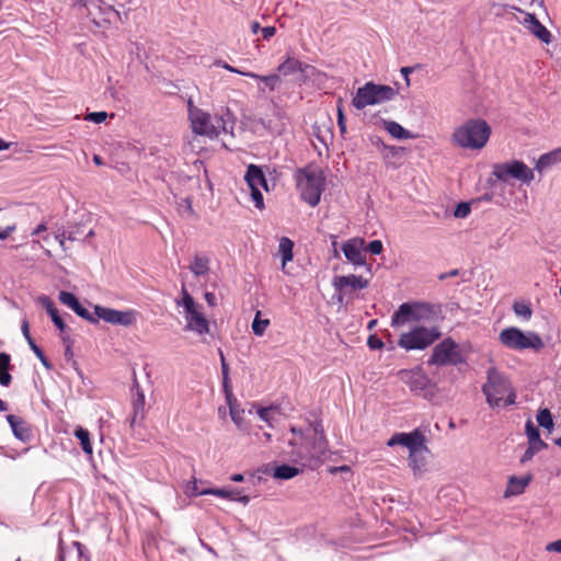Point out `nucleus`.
Listing matches in <instances>:
<instances>
[{"label": "nucleus", "instance_id": "obj_34", "mask_svg": "<svg viewBox=\"0 0 561 561\" xmlns=\"http://www.w3.org/2000/svg\"><path fill=\"white\" fill-rule=\"evenodd\" d=\"M525 432L529 445H538L539 447H548V444L540 438L539 430L535 426L529 419L525 424Z\"/></svg>", "mask_w": 561, "mask_h": 561}, {"label": "nucleus", "instance_id": "obj_12", "mask_svg": "<svg viewBox=\"0 0 561 561\" xmlns=\"http://www.w3.org/2000/svg\"><path fill=\"white\" fill-rule=\"evenodd\" d=\"M400 379L410 388L415 394L431 398L435 394V386L423 373L422 369L401 370L399 373Z\"/></svg>", "mask_w": 561, "mask_h": 561}, {"label": "nucleus", "instance_id": "obj_30", "mask_svg": "<svg viewBox=\"0 0 561 561\" xmlns=\"http://www.w3.org/2000/svg\"><path fill=\"white\" fill-rule=\"evenodd\" d=\"M136 397L133 400L134 415L131 419V424L136 423L137 421H141L145 416V394L140 390L138 383L136 385Z\"/></svg>", "mask_w": 561, "mask_h": 561}, {"label": "nucleus", "instance_id": "obj_60", "mask_svg": "<svg viewBox=\"0 0 561 561\" xmlns=\"http://www.w3.org/2000/svg\"><path fill=\"white\" fill-rule=\"evenodd\" d=\"M290 432L295 435H299L300 436V439H301V443L306 439V437L309 435V434H305V432L300 428H297L295 426H293L290 428Z\"/></svg>", "mask_w": 561, "mask_h": 561}, {"label": "nucleus", "instance_id": "obj_24", "mask_svg": "<svg viewBox=\"0 0 561 561\" xmlns=\"http://www.w3.org/2000/svg\"><path fill=\"white\" fill-rule=\"evenodd\" d=\"M531 480V474H527L525 477H510L506 490L504 492V496L510 497L523 494L526 486L530 483Z\"/></svg>", "mask_w": 561, "mask_h": 561}, {"label": "nucleus", "instance_id": "obj_31", "mask_svg": "<svg viewBox=\"0 0 561 561\" xmlns=\"http://www.w3.org/2000/svg\"><path fill=\"white\" fill-rule=\"evenodd\" d=\"M209 257L206 255L195 254L190 265L191 272L195 276H203L209 272Z\"/></svg>", "mask_w": 561, "mask_h": 561}, {"label": "nucleus", "instance_id": "obj_19", "mask_svg": "<svg viewBox=\"0 0 561 561\" xmlns=\"http://www.w3.org/2000/svg\"><path fill=\"white\" fill-rule=\"evenodd\" d=\"M522 24L529 31V33H531L542 43H551V33L543 24H541L535 14L524 12Z\"/></svg>", "mask_w": 561, "mask_h": 561}, {"label": "nucleus", "instance_id": "obj_2", "mask_svg": "<svg viewBox=\"0 0 561 561\" xmlns=\"http://www.w3.org/2000/svg\"><path fill=\"white\" fill-rule=\"evenodd\" d=\"M482 392L491 408L513 405L516 401V391L510 378L496 367H490L486 370V381L482 386Z\"/></svg>", "mask_w": 561, "mask_h": 561}, {"label": "nucleus", "instance_id": "obj_11", "mask_svg": "<svg viewBox=\"0 0 561 561\" xmlns=\"http://www.w3.org/2000/svg\"><path fill=\"white\" fill-rule=\"evenodd\" d=\"M463 362L459 346L450 337H447L433 348L428 365H458Z\"/></svg>", "mask_w": 561, "mask_h": 561}, {"label": "nucleus", "instance_id": "obj_54", "mask_svg": "<svg viewBox=\"0 0 561 561\" xmlns=\"http://www.w3.org/2000/svg\"><path fill=\"white\" fill-rule=\"evenodd\" d=\"M16 229V226L15 225H11V226H7L3 230L0 231V239L1 240H5L9 238V236L15 231Z\"/></svg>", "mask_w": 561, "mask_h": 561}, {"label": "nucleus", "instance_id": "obj_29", "mask_svg": "<svg viewBox=\"0 0 561 561\" xmlns=\"http://www.w3.org/2000/svg\"><path fill=\"white\" fill-rule=\"evenodd\" d=\"M561 162V147L539 157L536 163V170L545 171L547 168Z\"/></svg>", "mask_w": 561, "mask_h": 561}, {"label": "nucleus", "instance_id": "obj_44", "mask_svg": "<svg viewBox=\"0 0 561 561\" xmlns=\"http://www.w3.org/2000/svg\"><path fill=\"white\" fill-rule=\"evenodd\" d=\"M547 447H539L538 445H529L525 450L524 455L520 458V463H526L533 459V457L539 453L540 450L546 449Z\"/></svg>", "mask_w": 561, "mask_h": 561}, {"label": "nucleus", "instance_id": "obj_14", "mask_svg": "<svg viewBox=\"0 0 561 561\" xmlns=\"http://www.w3.org/2000/svg\"><path fill=\"white\" fill-rule=\"evenodd\" d=\"M94 317L104 320L111 324H119L124 327L131 325L136 321V312L134 310L119 311L102 306L94 307Z\"/></svg>", "mask_w": 561, "mask_h": 561}, {"label": "nucleus", "instance_id": "obj_42", "mask_svg": "<svg viewBox=\"0 0 561 561\" xmlns=\"http://www.w3.org/2000/svg\"><path fill=\"white\" fill-rule=\"evenodd\" d=\"M513 310L517 317H520L524 320H529L533 314L530 305L524 301H515L513 305Z\"/></svg>", "mask_w": 561, "mask_h": 561}, {"label": "nucleus", "instance_id": "obj_15", "mask_svg": "<svg viewBox=\"0 0 561 561\" xmlns=\"http://www.w3.org/2000/svg\"><path fill=\"white\" fill-rule=\"evenodd\" d=\"M278 75L283 76H290L295 72L301 73V80L306 82L308 79H310L314 73L318 72V70L308 64L301 62L300 60L287 56L286 59L278 65L277 67Z\"/></svg>", "mask_w": 561, "mask_h": 561}, {"label": "nucleus", "instance_id": "obj_16", "mask_svg": "<svg viewBox=\"0 0 561 561\" xmlns=\"http://www.w3.org/2000/svg\"><path fill=\"white\" fill-rule=\"evenodd\" d=\"M369 282L362 276H356L354 274L335 276L332 280V285L337 295L339 302H342L343 295L348 294V289L357 290L364 289L368 286Z\"/></svg>", "mask_w": 561, "mask_h": 561}, {"label": "nucleus", "instance_id": "obj_26", "mask_svg": "<svg viewBox=\"0 0 561 561\" xmlns=\"http://www.w3.org/2000/svg\"><path fill=\"white\" fill-rule=\"evenodd\" d=\"M415 321L440 318V307L425 302H415Z\"/></svg>", "mask_w": 561, "mask_h": 561}, {"label": "nucleus", "instance_id": "obj_21", "mask_svg": "<svg viewBox=\"0 0 561 561\" xmlns=\"http://www.w3.org/2000/svg\"><path fill=\"white\" fill-rule=\"evenodd\" d=\"M428 448L425 445V442H422V446H417L409 453V467L413 471L414 476H421L426 470V454H428Z\"/></svg>", "mask_w": 561, "mask_h": 561}, {"label": "nucleus", "instance_id": "obj_22", "mask_svg": "<svg viewBox=\"0 0 561 561\" xmlns=\"http://www.w3.org/2000/svg\"><path fill=\"white\" fill-rule=\"evenodd\" d=\"M7 421L10 424L12 433L15 436V438L23 443H30L32 440V430L26 421L13 414H9L7 416Z\"/></svg>", "mask_w": 561, "mask_h": 561}, {"label": "nucleus", "instance_id": "obj_20", "mask_svg": "<svg viewBox=\"0 0 561 561\" xmlns=\"http://www.w3.org/2000/svg\"><path fill=\"white\" fill-rule=\"evenodd\" d=\"M59 301L69 307L71 310H73L80 318L91 322V323H98L96 318L94 314H92L87 308H84L79 299L76 297L75 294L70 291H60L59 293Z\"/></svg>", "mask_w": 561, "mask_h": 561}, {"label": "nucleus", "instance_id": "obj_3", "mask_svg": "<svg viewBox=\"0 0 561 561\" xmlns=\"http://www.w3.org/2000/svg\"><path fill=\"white\" fill-rule=\"evenodd\" d=\"M308 431L312 432V436L308 435L299 448L291 451V458L304 467L313 468L325 457L328 443L320 421L309 423Z\"/></svg>", "mask_w": 561, "mask_h": 561}, {"label": "nucleus", "instance_id": "obj_59", "mask_svg": "<svg viewBox=\"0 0 561 561\" xmlns=\"http://www.w3.org/2000/svg\"><path fill=\"white\" fill-rule=\"evenodd\" d=\"M205 300L208 304V306H210V307H215L217 305V298H216L215 294H213V293H206Z\"/></svg>", "mask_w": 561, "mask_h": 561}, {"label": "nucleus", "instance_id": "obj_52", "mask_svg": "<svg viewBox=\"0 0 561 561\" xmlns=\"http://www.w3.org/2000/svg\"><path fill=\"white\" fill-rule=\"evenodd\" d=\"M217 65L221 66L224 69L230 71V72H234V73H238V75H241V76H244V73H249L250 71H243V70H240L238 68H234L230 65H228L227 62H224V61H218Z\"/></svg>", "mask_w": 561, "mask_h": 561}, {"label": "nucleus", "instance_id": "obj_7", "mask_svg": "<svg viewBox=\"0 0 561 561\" xmlns=\"http://www.w3.org/2000/svg\"><path fill=\"white\" fill-rule=\"evenodd\" d=\"M499 341L514 351H540L545 346L542 339L537 333L531 331L525 333L515 327L502 330L499 334Z\"/></svg>", "mask_w": 561, "mask_h": 561}, {"label": "nucleus", "instance_id": "obj_38", "mask_svg": "<svg viewBox=\"0 0 561 561\" xmlns=\"http://www.w3.org/2000/svg\"><path fill=\"white\" fill-rule=\"evenodd\" d=\"M75 436L80 440V445L82 447V450L87 455L91 456L92 453H93V448H92V444H91V440H90V433H89V431L79 426L75 431Z\"/></svg>", "mask_w": 561, "mask_h": 561}, {"label": "nucleus", "instance_id": "obj_35", "mask_svg": "<svg viewBox=\"0 0 561 561\" xmlns=\"http://www.w3.org/2000/svg\"><path fill=\"white\" fill-rule=\"evenodd\" d=\"M386 130L397 139H409L411 137V133L403 128L399 123L393 121H385Z\"/></svg>", "mask_w": 561, "mask_h": 561}, {"label": "nucleus", "instance_id": "obj_4", "mask_svg": "<svg viewBox=\"0 0 561 561\" xmlns=\"http://www.w3.org/2000/svg\"><path fill=\"white\" fill-rule=\"evenodd\" d=\"M492 129L482 118H470L455 128L451 140L462 149L481 150L488 144Z\"/></svg>", "mask_w": 561, "mask_h": 561}, {"label": "nucleus", "instance_id": "obj_39", "mask_svg": "<svg viewBox=\"0 0 561 561\" xmlns=\"http://www.w3.org/2000/svg\"><path fill=\"white\" fill-rule=\"evenodd\" d=\"M538 425L546 428L549 433L553 430L554 422L552 414L548 409H541L537 413Z\"/></svg>", "mask_w": 561, "mask_h": 561}, {"label": "nucleus", "instance_id": "obj_17", "mask_svg": "<svg viewBox=\"0 0 561 561\" xmlns=\"http://www.w3.org/2000/svg\"><path fill=\"white\" fill-rule=\"evenodd\" d=\"M422 442H425L424 435L419 431L414 430L410 433H396L392 435L387 445L389 447L401 445L409 449V453L417 446H422Z\"/></svg>", "mask_w": 561, "mask_h": 561}, {"label": "nucleus", "instance_id": "obj_6", "mask_svg": "<svg viewBox=\"0 0 561 561\" xmlns=\"http://www.w3.org/2000/svg\"><path fill=\"white\" fill-rule=\"evenodd\" d=\"M396 90L390 85L377 84L373 81L366 82L358 88L352 99V105L357 110H363L368 105L380 104L392 100L396 96Z\"/></svg>", "mask_w": 561, "mask_h": 561}, {"label": "nucleus", "instance_id": "obj_48", "mask_svg": "<svg viewBox=\"0 0 561 561\" xmlns=\"http://www.w3.org/2000/svg\"><path fill=\"white\" fill-rule=\"evenodd\" d=\"M367 251H369L371 254L378 255L382 252L383 245L380 240H373L367 245Z\"/></svg>", "mask_w": 561, "mask_h": 561}, {"label": "nucleus", "instance_id": "obj_41", "mask_svg": "<svg viewBox=\"0 0 561 561\" xmlns=\"http://www.w3.org/2000/svg\"><path fill=\"white\" fill-rule=\"evenodd\" d=\"M260 317L261 311H257L251 325L253 333L257 336H262L270 325L268 319H261Z\"/></svg>", "mask_w": 561, "mask_h": 561}, {"label": "nucleus", "instance_id": "obj_43", "mask_svg": "<svg viewBox=\"0 0 561 561\" xmlns=\"http://www.w3.org/2000/svg\"><path fill=\"white\" fill-rule=\"evenodd\" d=\"M337 126L342 136L346 134V118L343 111V101L339 100L337 104Z\"/></svg>", "mask_w": 561, "mask_h": 561}, {"label": "nucleus", "instance_id": "obj_37", "mask_svg": "<svg viewBox=\"0 0 561 561\" xmlns=\"http://www.w3.org/2000/svg\"><path fill=\"white\" fill-rule=\"evenodd\" d=\"M299 472H300V470L294 466L280 465L274 469L273 476L276 479L289 480V479L296 477Z\"/></svg>", "mask_w": 561, "mask_h": 561}, {"label": "nucleus", "instance_id": "obj_45", "mask_svg": "<svg viewBox=\"0 0 561 561\" xmlns=\"http://www.w3.org/2000/svg\"><path fill=\"white\" fill-rule=\"evenodd\" d=\"M89 5H90V7H93V8H98V9H100L101 13L104 15V21H107V22L110 21V20H108V15H110V14H115L116 16H118V18H119V12H118V11H116V10H114V8H113V7H111V5H104V7H101V5H99V4L96 3V1H91V2L89 3Z\"/></svg>", "mask_w": 561, "mask_h": 561}, {"label": "nucleus", "instance_id": "obj_53", "mask_svg": "<svg viewBox=\"0 0 561 561\" xmlns=\"http://www.w3.org/2000/svg\"><path fill=\"white\" fill-rule=\"evenodd\" d=\"M276 33V28L274 26H265L262 27V36L264 39H271Z\"/></svg>", "mask_w": 561, "mask_h": 561}, {"label": "nucleus", "instance_id": "obj_33", "mask_svg": "<svg viewBox=\"0 0 561 561\" xmlns=\"http://www.w3.org/2000/svg\"><path fill=\"white\" fill-rule=\"evenodd\" d=\"M193 495L211 494L222 499L236 500V495H239V490H226V489H206L198 491L196 486L193 488Z\"/></svg>", "mask_w": 561, "mask_h": 561}, {"label": "nucleus", "instance_id": "obj_63", "mask_svg": "<svg viewBox=\"0 0 561 561\" xmlns=\"http://www.w3.org/2000/svg\"><path fill=\"white\" fill-rule=\"evenodd\" d=\"M234 501H238V502L247 505L250 502V496L249 495H241V493L239 492V495H236V500Z\"/></svg>", "mask_w": 561, "mask_h": 561}, {"label": "nucleus", "instance_id": "obj_49", "mask_svg": "<svg viewBox=\"0 0 561 561\" xmlns=\"http://www.w3.org/2000/svg\"><path fill=\"white\" fill-rule=\"evenodd\" d=\"M367 345L370 350H381L383 347V342L377 335H369Z\"/></svg>", "mask_w": 561, "mask_h": 561}, {"label": "nucleus", "instance_id": "obj_51", "mask_svg": "<svg viewBox=\"0 0 561 561\" xmlns=\"http://www.w3.org/2000/svg\"><path fill=\"white\" fill-rule=\"evenodd\" d=\"M222 387H224V391H225L226 397H227L228 404H230V400L232 398V392H231L229 377H227V379H226V377H222Z\"/></svg>", "mask_w": 561, "mask_h": 561}, {"label": "nucleus", "instance_id": "obj_28", "mask_svg": "<svg viewBox=\"0 0 561 561\" xmlns=\"http://www.w3.org/2000/svg\"><path fill=\"white\" fill-rule=\"evenodd\" d=\"M244 77L253 78L259 80L264 84V87L259 85V91L264 92L265 88H267L270 91H275L279 88L282 83L280 76L278 73H272L268 76H261L254 72L244 73Z\"/></svg>", "mask_w": 561, "mask_h": 561}, {"label": "nucleus", "instance_id": "obj_64", "mask_svg": "<svg viewBox=\"0 0 561 561\" xmlns=\"http://www.w3.org/2000/svg\"><path fill=\"white\" fill-rule=\"evenodd\" d=\"M250 28L253 34H256L259 31L262 32V27L257 21H252L250 24Z\"/></svg>", "mask_w": 561, "mask_h": 561}, {"label": "nucleus", "instance_id": "obj_8", "mask_svg": "<svg viewBox=\"0 0 561 561\" xmlns=\"http://www.w3.org/2000/svg\"><path fill=\"white\" fill-rule=\"evenodd\" d=\"M440 337V331L436 327H415L409 332L402 333L398 345L405 351H423Z\"/></svg>", "mask_w": 561, "mask_h": 561}, {"label": "nucleus", "instance_id": "obj_13", "mask_svg": "<svg viewBox=\"0 0 561 561\" xmlns=\"http://www.w3.org/2000/svg\"><path fill=\"white\" fill-rule=\"evenodd\" d=\"M244 180L251 191V197L256 208L264 207L263 195L260 191L261 187L267 190V181L261 167L250 164L247 169Z\"/></svg>", "mask_w": 561, "mask_h": 561}, {"label": "nucleus", "instance_id": "obj_32", "mask_svg": "<svg viewBox=\"0 0 561 561\" xmlns=\"http://www.w3.org/2000/svg\"><path fill=\"white\" fill-rule=\"evenodd\" d=\"M11 368V356L8 353H0V385L8 387L11 383L12 376L9 373Z\"/></svg>", "mask_w": 561, "mask_h": 561}, {"label": "nucleus", "instance_id": "obj_36", "mask_svg": "<svg viewBox=\"0 0 561 561\" xmlns=\"http://www.w3.org/2000/svg\"><path fill=\"white\" fill-rule=\"evenodd\" d=\"M293 249H294V242L287 238L283 237L279 240L278 251L282 255V264L283 267L286 265L287 262H290L293 260Z\"/></svg>", "mask_w": 561, "mask_h": 561}, {"label": "nucleus", "instance_id": "obj_61", "mask_svg": "<svg viewBox=\"0 0 561 561\" xmlns=\"http://www.w3.org/2000/svg\"><path fill=\"white\" fill-rule=\"evenodd\" d=\"M72 546L77 549L79 558H83L84 557L83 556V550H84L83 545L79 541H73Z\"/></svg>", "mask_w": 561, "mask_h": 561}, {"label": "nucleus", "instance_id": "obj_47", "mask_svg": "<svg viewBox=\"0 0 561 561\" xmlns=\"http://www.w3.org/2000/svg\"><path fill=\"white\" fill-rule=\"evenodd\" d=\"M106 112H92L87 115L85 119L93 122L95 124H100L103 123L106 119Z\"/></svg>", "mask_w": 561, "mask_h": 561}, {"label": "nucleus", "instance_id": "obj_40", "mask_svg": "<svg viewBox=\"0 0 561 561\" xmlns=\"http://www.w3.org/2000/svg\"><path fill=\"white\" fill-rule=\"evenodd\" d=\"M278 412V408L275 405H270L266 408H259L257 415L259 417L266 422L271 427L273 426V422L275 421V414Z\"/></svg>", "mask_w": 561, "mask_h": 561}, {"label": "nucleus", "instance_id": "obj_57", "mask_svg": "<svg viewBox=\"0 0 561 561\" xmlns=\"http://www.w3.org/2000/svg\"><path fill=\"white\" fill-rule=\"evenodd\" d=\"M459 274H460V271H459L458 268H455V270H451V271H449V272H447V273H443V274H440V275L438 276V278H439L440 280H445V279H447V278H449V277L458 276Z\"/></svg>", "mask_w": 561, "mask_h": 561}, {"label": "nucleus", "instance_id": "obj_55", "mask_svg": "<svg viewBox=\"0 0 561 561\" xmlns=\"http://www.w3.org/2000/svg\"><path fill=\"white\" fill-rule=\"evenodd\" d=\"M546 549H547V551H553V552L561 553V539L548 543Z\"/></svg>", "mask_w": 561, "mask_h": 561}, {"label": "nucleus", "instance_id": "obj_56", "mask_svg": "<svg viewBox=\"0 0 561 561\" xmlns=\"http://www.w3.org/2000/svg\"><path fill=\"white\" fill-rule=\"evenodd\" d=\"M220 360H221V374H222V377H229V366L228 364L226 363V359H225V356L222 354V352H220Z\"/></svg>", "mask_w": 561, "mask_h": 561}, {"label": "nucleus", "instance_id": "obj_10", "mask_svg": "<svg viewBox=\"0 0 561 561\" xmlns=\"http://www.w3.org/2000/svg\"><path fill=\"white\" fill-rule=\"evenodd\" d=\"M492 174L502 182H508L511 179H515L529 184L534 180V171L519 160L495 163Z\"/></svg>", "mask_w": 561, "mask_h": 561}, {"label": "nucleus", "instance_id": "obj_50", "mask_svg": "<svg viewBox=\"0 0 561 561\" xmlns=\"http://www.w3.org/2000/svg\"><path fill=\"white\" fill-rule=\"evenodd\" d=\"M229 409H230V416H231L232 421L236 423V425H237L238 427H241V420H242V417H241V415H240V411H238V410L233 407V404H232V402H231V401H230V404H229Z\"/></svg>", "mask_w": 561, "mask_h": 561}, {"label": "nucleus", "instance_id": "obj_5", "mask_svg": "<svg viewBox=\"0 0 561 561\" xmlns=\"http://www.w3.org/2000/svg\"><path fill=\"white\" fill-rule=\"evenodd\" d=\"M294 178L301 199L309 206L316 207L320 203L325 188L323 171L317 165H307L297 169Z\"/></svg>", "mask_w": 561, "mask_h": 561}, {"label": "nucleus", "instance_id": "obj_1", "mask_svg": "<svg viewBox=\"0 0 561 561\" xmlns=\"http://www.w3.org/2000/svg\"><path fill=\"white\" fill-rule=\"evenodd\" d=\"M187 107L193 133L209 138H217L221 134L232 135L234 119L229 111L211 117L208 113L194 106L192 100H188Z\"/></svg>", "mask_w": 561, "mask_h": 561}, {"label": "nucleus", "instance_id": "obj_46", "mask_svg": "<svg viewBox=\"0 0 561 561\" xmlns=\"http://www.w3.org/2000/svg\"><path fill=\"white\" fill-rule=\"evenodd\" d=\"M471 211L470 205L466 202L459 203L454 211L456 218H466Z\"/></svg>", "mask_w": 561, "mask_h": 561}, {"label": "nucleus", "instance_id": "obj_25", "mask_svg": "<svg viewBox=\"0 0 561 561\" xmlns=\"http://www.w3.org/2000/svg\"><path fill=\"white\" fill-rule=\"evenodd\" d=\"M21 330H22V333L30 346V348L33 351V353L36 355V357L41 360V363L43 364V366L46 368V369H51L53 366L50 364V362L47 359V357L45 356V354L43 353V351L37 346V344L35 343V341L33 340V337L31 336V333H30V327H28V321L26 319H24L22 321V324H21Z\"/></svg>", "mask_w": 561, "mask_h": 561}, {"label": "nucleus", "instance_id": "obj_18", "mask_svg": "<svg viewBox=\"0 0 561 561\" xmlns=\"http://www.w3.org/2000/svg\"><path fill=\"white\" fill-rule=\"evenodd\" d=\"M363 239H351L342 247L345 257L355 266L366 265V255L363 252Z\"/></svg>", "mask_w": 561, "mask_h": 561}, {"label": "nucleus", "instance_id": "obj_9", "mask_svg": "<svg viewBox=\"0 0 561 561\" xmlns=\"http://www.w3.org/2000/svg\"><path fill=\"white\" fill-rule=\"evenodd\" d=\"M182 306L185 311L186 327L188 331H194L199 335L209 332V323L205 316L198 310L194 298L188 294L185 286H182Z\"/></svg>", "mask_w": 561, "mask_h": 561}, {"label": "nucleus", "instance_id": "obj_62", "mask_svg": "<svg viewBox=\"0 0 561 561\" xmlns=\"http://www.w3.org/2000/svg\"><path fill=\"white\" fill-rule=\"evenodd\" d=\"M46 230H47V226H46V224H45V222H42V224H39V225L35 228V230L33 231V233H32V234H33V236H37V234H39V233H42V232H44V231H46Z\"/></svg>", "mask_w": 561, "mask_h": 561}, {"label": "nucleus", "instance_id": "obj_27", "mask_svg": "<svg viewBox=\"0 0 561 561\" xmlns=\"http://www.w3.org/2000/svg\"><path fill=\"white\" fill-rule=\"evenodd\" d=\"M38 301L42 304V306L46 309L47 313L49 314L53 323L56 325L58 330L61 332H65L67 330V324L62 320V318L59 316L58 310L56 309L53 300L47 296H41L38 298Z\"/></svg>", "mask_w": 561, "mask_h": 561}, {"label": "nucleus", "instance_id": "obj_58", "mask_svg": "<svg viewBox=\"0 0 561 561\" xmlns=\"http://www.w3.org/2000/svg\"><path fill=\"white\" fill-rule=\"evenodd\" d=\"M401 75L403 76L404 80H405V83L407 85H410V79H409V76L410 73L413 72V68L412 67H402L401 70H400Z\"/></svg>", "mask_w": 561, "mask_h": 561}, {"label": "nucleus", "instance_id": "obj_23", "mask_svg": "<svg viewBox=\"0 0 561 561\" xmlns=\"http://www.w3.org/2000/svg\"><path fill=\"white\" fill-rule=\"evenodd\" d=\"M415 302H404L392 314L391 325L399 328L410 321H415Z\"/></svg>", "mask_w": 561, "mask_h": 561}]
</instances>
